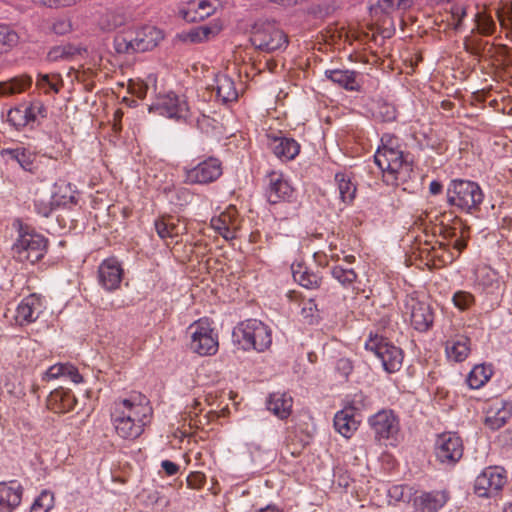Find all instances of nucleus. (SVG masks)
<instances>
[{
    "mask_svg": "<svg viewBox=\"0 0 512 512\" xmlns=\"http://www.w3.org/2000/svg\"><path fill=\"white\" fill-rule=\"evenodd\" d=\"M447 203L466 213H474L480 209L484 193L477 182L465 179L450 181L447 191Z\"/></svg>",
    "mask_w": 512,
    "mask_h": 512,
    "instance_id": "obj_2",
    "label": "nucleus"
},
{
    "mask_svg": "<svg viewBox=\"0 0 512 512\" xmlns=\"http://www.w3.org/2000/svg\"><path fill=\"white\" fill-rule=\"evenodd\" d=\"M67 203L76 204L77 203L76 197L74 195H70L68 197V200H67L66 197L63 196L62 200L54 199L53 201H47V202L42 201V200H35L34 201V206H35L36 212L39 215L47 218L53 212L54 204H56V205H60V204L66 205Z\"/></svg>",
    "mask_w": 512,
    "mask_h": 512,
    "instance_id": "obj_42",
    "label": "nucleus"
},
{
    "mask_svg": "<svg viewBox=\"0 0 512 512\" xmlns=\"http://www.w3.org/2000/svg\"><path fill=\"white\" fill-rule=\"evenodd\" d=\"M372 113L374 118L381 122H392L397 117L396 108L385 101L376 102L372 108Z\"/></svg>",
    "mask_w": 512,
    "mask_h": 512,
    "instance_id": "obj_43",
    "label": "nucleus"
},
{
    "mask_svg": "<svg viewBox=\"0 0 512 512\" xmlns=\"http://www.w3.org/2000/svg\"><path fill=\"white\" fill-rule=\"evenodd\" d=\"M127 15L123 8L107 9L99 19V26L103 31H113L127 22Z\"/></svg>",
    "mask_w": 512,
    "mask_h": 512,
    "instance_id": "obj_32",
    "label": "nucleus"
},
{
    "mask_svg": "<svg viewBox=\"0 0 512 512\" xmlns=\"http://www.w3.org/2000/svg\"><path fill=\"white\" fill-rule=\"evenodd\" d=\"M170 194V202L179 206H183L184 204H186L190 196L189 191L185 188L175 189L171 191Z\"/></svg>",
    "mask_w": 512,
    "mask_h": 512,
    "instance_id": "obj_52",
    "label": "nucleus"
},
{
    "mask_svg": "<svg viewBox=\"0 0 512 512\" xmlns=\"http://www.w3.org/2000/svg\"><path fill=\"white\" fill-rule=\"evenodd\" d=\"M48 240L28 226H20L19 237L12 246L13 257L19 262L36 263L47 251Z\"/></svg>",
    "mask_w": 512,
    "mask_h": 512,
    "instance_id": "obj_4",
    "label": "nucleus"
},
{
    "mask_svg": "<svg viewBox=\"0 0 512 512\" xmlns=\"http://www.w3.org/2000/svg\"><path fill=\"white\" fill-rule=\"evenodd\" d=\"M217 30L209 26H198L190 29L188 32H183L179 35L180 39L189 43H201L209 40L211 36L217 34Z\"/></svg>",
    "mask_w": 512,
    "mask_h": 512,
    "instance_id": "obj_36",
    "label": "nucleus"
},
{
    "mask_svg": "<svg viewBox=\"0 0 512 512\" xmlns=\"http://www.w3.org/2000/svg\"><path fill=\"white\" fill-rule=\"evenodd\" d=\"M414 176L412 160L406 159L399 167L383 173V181L387 185L401 186L406 185Z\"/></svg>",
    "mask_w": 512,
    "mask_h": 512,
    "instance_id": "obj_27",
    "label": "nucleus"
},
{
    "mask_svg": "<svg viewBox=\"0 0 512 512\" xmlns=\"http://www.w3.org/2000/svg\"><path fill=\"white\" fill-rule=\"evenodd\" d=\"M7 121L16 129L34 122V114L29 112L28 105H20L8 111Z\"/></svg>",
    "mask_w": 512,
    "mask_h": 512,
    "instance_id": "obj_34",
    "label": "nucleus"
},
{
    "mask_svg": "<svg viewBox=\"0 0 512 512\" xmlns=\"http://www.w3.org/2000/svg\"><path fill=\"white\" fill-rule=\"evenodd\" d=\"M484 425L495 431L503 427L512 416V404L496 398L486 404Z\"/></svg>",
    "mask_w": 512,
    "mask_h": 512,
    "instance_id": "obj_15",
    "label": "nucleus"
},
{
    "mask_svg": "<svg viewBox=\"0 0 512 512\" xmlns=\"http://www.w3.org/2000/svg\"><path fill=\"white\" fill-rule=\"evenodd\" d=\"M395 2L396 0H380L378 5L382 12L388 14L390 11L396 8Z\"/></svg>",
    "mask_w": 512,
    "mask_h": 512,
    "instance_id": "obj_64",
    "label": "nucleus"
},
{
    "mask_svg": "<svg viewBox=\"0 0 512 512\" xmlns=\"http://www.w3.org/2000/svg\"><path fill=\"white\" fill-rule=\"evenodd\" d=\"M353 368V363L348 358H340L336 363L337 372L345 379L352 373Z\"/></svg>",
    "mask_w": 512,
    "mask_h": 512,
    "instance_id": "obj_54",
    "label": "nucleus"
},
{
    "mask_svg": "<svg viewBox=\"0 0 512 512\" xmlns=\"http://www.w3.org/2000/svg\"><path fill=\"white\" fill-rule=\"evenodd\" d=\"M389 148L399 149L398 147V138L394 135L384 134L381 138V145L378 147L377 151L388 150Z\"/></svg>",
    "mask_w": 512,
    "mask_h": 512,
    "instance_id": "obj_56",
    "label": "nucleus"
},
{
    "mask_svg": "<svg viewBox=\"0 0 512 512\" xmlns=\"http://www.w3.org/2000/svg\"><path fill=\"white\" fill-rule=\"evenodd\" d=\"M327 79L348 91H360V74L352 70L330 69L325 71Z\"/></svg>",
    "mask_w": 512,
    "mask_h": 512,
    "instance_id": "obj_25",
    "label": "nucleus"
},
{
    "mask_svg": "<svg viewBox=\"0 0 512 512\" xmlns=\"http://www.w3.org/2000/svg\"><path fill=\"white\" fill-rule=\"evenodd\" d=\"M164 38L163 32L154 26H143L137 31L117 34L114 49L120 54L146 52L155 48Z\"/></svg>",
    "mask_w": 512,
    "mask_h": 512,
    "instance_id": "obj_1",
    "label": "nucleus"
},
{
    "mask_svg": "<svg viewBox=\"0 0 512 512\" xmlns=\"http://www.w3.org/2000/svg\"><path fill=\"white\" fill-rule=\"evenodd\" d=\"M190 348L199 355H213L218 350V341L213 329L206 322L199 321L189 327Z\"/></svg>",
    "mask_w": 512,
    "mask_h": 512,
    "instance_id": "obj_9",
    "label": "nucleus"
},
{
    "mask_svg": "<svg viewBox=\"0 0 512 512\" xmlns=\"http://www.w3.org/2000/svg\"><path fill=\"white\" fill-rule=\"evenodd\" d=\"M447 500L445 491L423 492L414 498V507L417 512H437Z\"/></svg>",
    "mask_w": 512,
    "mask_h": 512,
    "instance_id": "obj_24",
    "label": "nucleus"
},
{
    "mask_svg": "<svg viewBox=\"0 0 512 512\" xmlns=\"http://www.w3.org/2000/svg\"><path fill=\"white\" fill-rule=\"evenodd\" d=\"M405 490H410L408 487L405 486H393L390 489V495L391 497L395 498L398 501H405L406 497L404 495Z\"/></svg>",
    "mask_w": 512,
    "mask_h": 512,
    "instance_id": "obj_61",
    "label": "nucleus"
},
{
    "mask_svg": "<svg viewBox=\"0 0 512 512\" xmlns=\"http://www.w3.org/2000/svg\"><path fill=\"white\" fill-rule=\"evenodd\" d=\"M112 421L116 433L123 439H136L144 431L143 424L133 422L129 416H125L124 412L120 411V408L114 409Z\"/></svg>",
    "mask_w": 512,
    "mask_h": 512,
    "instance_id": "obj_20",
    "label": "nucleus"
},
{
    "mask_svg": "<svg viewBox=\"0 0 512 512\" xmlns=\"http://www.w3.org/2000/svg\"><path fill=\"white\" fill-rule=\"evenodd\" d=\"M42 3L51 8L66 7L76 3L77 0H41Z\"/></svg>",
    "mask_w": 512,
    "mask_h": 512,
    "instance_id": "obj_60",
    "label": "nucleus"
},
{
    "mask_svg": "<svg viewBox=\"0 0 512 512\" xmlns=\"http://www.w3.org/2000/svg\"><path fill=\"white\" fill-rule=\"evenodd\" d=\"M36 86L42 89L45 93H49L53 91L54 93H58L63 86V81L61 76L58 74L48 75V74H39Z\"/></svg>",
    "mask_w": 512,
    "mask_h": 512,
    "instance_id": "obj_44",
    "label": "nucleus"
},
{
    "mask_svg": "<svg viewBox=\"0 0 512 512\" xmlns=\"http://www.w3.org/2000/svg\"><path fill=\"white\" fill-rule=\"evenodd\" d=\"M452 16L457 20L455 28H458L461 24L462 19L466 16V9L461 6H455L452 9Z\"/></svg>",
    "mask_w": 512,
    "mask_h": 512,
    "instance_id": "obj_63",
    "label": "nucleus"
},
{
    "mask_svg": "<svg viewBox=\"0 0 512 512\" xmlns=\"http://www.w3.org/2000/svg\"><path fill=\"white\" fill-rule=\"evenodd\" d=\"M475 287L486 294H498L504 290V282L498 272L490 266H479L475 269Z\"/></svg>",
    "mask_w": 512,
    "mask_h": 512,
    "instance_id": "obj_17",
    "label": "nucleus"
},
{
    "mask_svg": "<svg viewBox=\"0 0 512 512\" xmlns=\"http://www.w3.org/2000/svg\"><path fill=\"white\" fill-rule=\"evenodd\" d=\"M267 145L274 155L279 158H286V148L288 147V138L285 131L276 130L272 127L266 133Z\"/></svg>",
    "mask_w": 512,
    "mask_h": 512,
    "instance_id": "obj_33",
    "label": "nucleus"
},
{
    "mask_svg": "<svg viewBox=\"0 0 512 512\" xmlns=\"http://www.w3.org/2000/svg\"><path fill=\"white\" fill-rule=\"evenodd\" d=\"M214 89L216 90L217 98L223 103L236 101L238 98L234 81L225 74L216 76Z\"/></svg>",
    "mask_w": 512,
    "mask_h": 512,
    "instance_id": "obj_29",
    "label": "nucleus"
},
{
    "mask_svg": "<svg viewBox=\"0 0 512 512\" xmlns=\"http://www.w3.org/2000/svg\"><path fill=\"white\" fill-rule=\"evenodd\" d=\"M198 7L196 5L195 1H191L187 4L186 7H183L179 10L180 16L186 21V22H197L201 21L202 18H200V14Z\"/></svg>",
    "mask_w": 512,
    "mask_h": 512,
    "instance_id": "obj_50",
    "label": "nucleus"
},
{
    "mask_svg": "<svg viewBox=\"0 0 512 512\" xmlns=\"http://www.w3.org/2000/svg\"><path fill=\"white\" fill-rule=\"evenodd\" d=\"M405 308L406 314H410V322L415 330L426 332L432 327L434 314L428 303L410 298L406 301Z\"/></svg>",
    "mask_w": 512,
    "mask_h": 512,
    "instance_id": "obj_12",
    "label": "nucleus"
},
{
    "mask_svg": "<svg viewBox=\"0 0 512 512\" xmlns=\"http://www.w3.org/2000/svg\"><path fill=\"white\" fill-rule=\"evenodd\" d=\"M63 377L70 379L72 382L76 384L82 382L83 380L78 369L75 366L68 363L65 364Z\"/></svg>",
    "mask_w": 512,
    "mask_h": 512,
    "instance_id": "obj_57",
    "label": "nucleus"
},
{
    "mask_svg": "<svg viewBox=\"0 0 512 512\" xmlns=\"http://www.w3.org/2000/svg\"><path fill=\"white\" fill-rule=\"evenodd\" d=\"M233 341L243 350L262 352L272 343L271 330L257 319H248L239 323L232 332Z\"/></svg>",
    "mask_w": 512,
    "mask_h": 512,
    "instance_id": "obj_3",
    "label": "nucleus"
},
{
    "mask_svg": "<svg viewBox=\"0 0 512 512\" xmlns=\"http://www.w3.org/2000/svg\"><path fill=\"white\" fill-rule=\"evenodd\" d=\"M350 410L342 409L335 414L334 427L345 438H350L357 430L360 420Z\"/></svg>",
    "mask_w": 512,
    "mask_h": 512,
    "instance_id": "obj_28",
    "label": "nucleus"
},
{
    "mask_svg": "<svg viewBox=\"0 0 512 512\" xmlns=\"http://www.w3.org/2000/svg\"><path fill=\"white\" fill-rule=\"evenodd\" d=\"M375 438L390 439L399 431V420L392 410L383 409L369 418Z\"/></svg>",
    "mask_w": 512,
    "mask_h": 512,
    "instance_id": "obj_14",
    "label": "nucleus"
},
{
    "mask_svg": "<svg viewBox=\"0 0 512 512\" xmlns=\"http://www.w3.org/2000/svg\"><path fill=\"white\" fill-rule=\"evenodd\" d=\"M150 112H158L159 115L180 120L188 115V106L185 100L174 93L160 97L157 102L149 107Z\"/></svg>",
    "mask_w": 512,
    "mask_h": 512,
    "instance_id": "obj_13",
    "label": "nucleus"
},
{
    "mask_svg": "<svg viewBox=\"0 0 512 512\" xmlns=\"http://www.w3.org/2000/svg\"><path fill=\"white\" fill-rule=\"evenodd\" d=\"M155 229L161 239L174 238L187 231L186 224L177 216L163 215L155 220Z\"/></svg>",
    "mask_w": 512,
    "mask_h": 512,
    "instance_id": "obj_22",
    "label": "nucleus"
},
{
    "mask_svg": "<svg viewBox=\"0 0 512 512\" xmlns=\"http://www.w3.org/2000/svg\"><path fill=\"white\" fill-rule=\"evenodd\" d=\"M196 5L199 10L198 14H200V18H202V20L212 15L215 11L213 5L207 0L196 2Z\"/></svg>",
    "mask_w": 512,
    "mask_h": 512,
    "instance_id": "obj_58",
    "label": "nucleus"
},
{
    "mask_svg": "<svg viewBox=\"0 0 512 512\" xmlns=\"http://www.w3.org/2000/svg\"><path fill=\"white\" fill-rule=\"evenodd\" d=\"M17 33L5 24H0V53L6 52L18 43Z\"/></svg>",
    "mask_w": 512,
    "mask_h": 512,
    "instance_id": "obj_47",
    "label": "nucleus"
},
{
    "mask_svg": "<svg viewBox=\"0 0 512 512\" xmlns=\"http://www.w3.org/2000/svg\"><path fill=\"white\" fill-rule=\"evenodd\" d=\"M23 487L16 481L0 482V512H12L21 503Z\"/></svg>",
    "mask_w": 512,
    "mask_h": 512,
    "instance_id": "obj_19",
    "label": "nucleus"
},
{
    "mask_svg": "<svg viewBox=\"0 0 512 512\" xmlns=\"http://www.w3.org/2000/svg\"><path fill=\"white\" fill-rule=\"evenodd\" d=\"M115 408H120L125 416H129L136 424H143V427L149 422L152 413L147 398L140 393H134L129 398L116 402Z\"/></svg>",
    "mask_w": 512,
    "mask_h": 512,
    "instance_id": "obj_11",
    "label": "nucleus"
},
{
    "mask_svg": "<svg viewBox=\"0 0 512 512\" xmlns=\"http://www.w3.org/2000/svg\"><path fill=\"white\" fill-rule=\"evenodd\" d=\"M82 51H86L81 47H77L71 44L63 46H55L48 52V59L50 61H58L60 59H70L75 55L81 54Z\"/></svg>",
    "mask_w": 512,
    "mask_h": 512,
    "instance_id": "obj_45",
    "label": "nucleus"
},
{
    "mask_svg": "<svg viewBox=\"0 0 512 512\" xmlns=\"http://www.w3.org/2000/svg\"><path fill=\"white\" fill-rule=\"evenodd\" d=\"M222 165L218 158L209 157L194 167L184 168V182L187 184H209L222 175Z\"/></svg>",
    "mask_w": 512,
    "mask_h": 512,
    "instance_id": "obj_7",
    "label": "nucleus"
},
{
    "mask_svg": "<svg viewBox=\"0 0 512 512\" xmlns=\"http://www.w3.org/2000/svg\"><path fill=\"white\" fill-rule=\"evenodd\" d=\"M122 276L123 269L116 259H106L99 266V283L108 291H113L119 287Z\"/></svg>",
    "mask_w": 512,
    "mask_h": 512,
    "instance_id": "obj_18",
    "label": "nucleus"
},
{
    "mask_svg": "<svg viewBox=\"0 0 512 512\" xmlns=\"http://www.w3.org/2000/svg\"><path fill=\"white\" fill-rule=\"evenodd\" d=\"M1 153L16 161L25 171H32L35 156L25 148L4 149Z\"/></svg>",
    "mask_w": 512,
    "mask_h": 512,
    "instance_id": "obj_35",
    "label": "nucleus"
},
{
    "mask_svg": "<svg viewBox=\"0 0 512 512\" xmlns=\"http://www.w3.org/2000/svg\"><path fill=\"white\" fill-rule=\"evenodd\" d=\"M44 308L42 298L36 294H30L18 304L15 320L20 326L33 323L39 318Z\"/></svg>",
    "mask_w": 512,
    "mask_h": 512,
    "instance_id": "obj_16",
    "label": "nucleus"
},
{
    "mask_svg": "<svg viewBox=\"0 0 512 512\" xmlns=\"http://www.w3.org/2000/svg\"><path fill=\"white\" fill-rule=\"evenodd\" d=\"M252 45L264 52H273L288 42L287 36L281 31L275 21H257L251 30Z\"/></svg>",
    "mask_w": 512,
    "mask_h": 512,
    "instance_id": "obj_6",
    "label": "nucleus"
},
{
    "mask_svg": "<svg viewBox=\"0 0 512 512\" xmlns=\"http://www.w3.org/2000/svg\"><path fill=\"white\" fill-rule=\"evenodd\" d=\"M409 158V154H405L400 149H392L384 151H376L374 155V162L380 168L383 173L393 170L395 167H399V164L403 163Z\"/></svg>",
    "mask_w": 512,
    "mask_h": 512,
    "instance_id": "obj_26",
    "label": "nucleus"
},
{
    "mask_svg": "<svg viewBox=\"0 0 512 512\" xmlns=\"http://www.w3.org/2000/svg\"><path fill=\"white\" fill-rule=\"evenodd\" d=\"M452 301L454 305L460 310H467L475 303L473 294L467 291H457L454 293Z\"/></svg>",
    "mask_w": 512,
    "mask_h": 512,
    "instance_id": "obj_49",
    "label": "nucleus"
},
{
    "mask_svg": "<svg viewBox=\"0 0 512 512\" xmlns=\"http://www.w3.org/2000/svg\"><path fill=\"white\" fill-rule=\"evenodd\" d=\"M506 476L499 467L485 468L474 483V491L479 497H491L505 485Z\"/></svg>",
    "mask_w": 512,
    "mask_h": 512,
    "instance_id": "obj_10",
    "label": "nucleus"
},
{
    "mask_svg": "<svg viewBox=\"0 0 512 512\" xmlns=\"http://www.w3.org/2000/svg\"><path fill=\"white\" fill-rule=\"evenodd\" d=\"M370 405L369 397L362 391H358L348 396L344 409L350 410V412L358 416L362 411L368 409Z\"/></svg>",
    "mask_w": 512,
    "mask_h": 512,
    "instance_id": "obj_41",
    "label": "nucleus"
},
{
    "mask_svg": "<svg viewBox=\"0 0 512 512\" xmlns=\"http://www.w3.org/2000/svg\"><path fill=\"white\" fill-rule=\"evenodd\" d=\"M267 409L279 419L288 418V408L286 407L285 393H272L267 399Z\"/></svg>",
    "mask_w": 512,
    "mask_h": 512,
    "instance_id": "obj_39",
    "label": "nucleus"
},
{
    "mask_svg": "<svg viewBox=\"0 0 512 512\" xmlns=\"http://www.w3.org/2000/svg\"><path fill=\"white\" fill-rule=\"evenodd\" d=\"M148 498L151 500L153 508L157 511H163L169 504V500L157 491L149 494Z\"/></svg>",
    "mask_w": 512,
    "mask_h": 512,
    "instance_id": "obj_55",
    "label": "nucleus"
},
{
    "mask_svg": "<svg viewBox=\"0 0 512 512\" xmlns=\"http://www.w3.org/2000/svg\"><path fill=\"white\" fill-rule=\"evenodd\" d=\"M72 30L71 21L67 18L55 19L51 25V31L56 35H65Z\"/></svg>",
    "mask_w": 512,
    "mask_h": 512,
    "instance_id": "obj_51",
    "label": "nucleus"
},
{
    "mask_svg": "<svg viewBox=\"0 0 512 512\" xmlns=\"http://www.w3.org/2000/svg\"><path fill=\"white\" fill-rule=\"evenodd\" d=\"M335 181L338 185L340 198L344 203H351L356 195V185L351 182L350 177L345 173H336Z\"/></svg>",
    "mask_w": 512,
    "mask_h": 512,
    "instance_id": "obj_37",
    "label": "nucleus"
},
{
    "mask_svg": "<svg viewBox=\"0 0 512 512\" xmlns=\"http://www.w3.org/2000/svg\"><path fill=\"white\" fill-rule=\"evenodd\" d=\"M266 197L270 204H277L285 200L288 194V181L282 172L271 171L268 175Z\"/></svg>",
    "mask_w": 512,
    "mask_h": 512,
    "instance_id": "obj_23",
    "label": "nucleus"
},
{
    "mask_svg": "<svg viewBox=\"0 0 512 512\" xmlns=\"http://www.w3.org/2000/svg\"><path fill=\"white\" fill-rule=\"evenodd\" d=\"M77 403V399L69 389L59 387L50 392L47 397V407L55 413L71 411Z\"/></svg>",
    "mask_w": 512,
    "mask_h": 512,
    "instance_id": "obj_21",
    "label": "nucleus"
},
{
    "mask_svg": "<svg viewBox=\"0 0 512 512\" xmlns=\"http://www.w3.org/2000/svg\"><path fill=\"white\" fill-rule=\"evenodd\" d=\"M434 452L441 464L453 466L463 456L462 440L455 433H443L436 439Z\"/></svg>",
    "mask_w": 512,
    "mask_h": 512,
    "instance_id": "obj_8",
    "label": "nucleus"
},
{
    "mask_svg": "<svg viewBox=\"0 0 512 512\" xmlns=\"http://www.w3.org/2000/svg\"><path fill=\"white\" fill-rule=\"evenodd\" d=\"M54 506V494L43 490L34 500L30 512H49Z\"/></svg>",
    "mask_w": 512,
    "mask_h": 512,
    "instance_id": "obj_48",
    "label": "nucleus"
},
{
    "mask_svg": "<svg viewBox=\"0 0 512 512\" xmlns=\"http://www.w3.org/2000/svg\"><path fill=\"white\" fill-rule=\"evenodd\" d=\"M492 371L484 365H476L467 376L466 382L472 389L481 388L491 377Z\"/></svg>",
    "mask_w": 512,
    "mask_h": 512,
    "instance_id": "obj_38",
    "label": "nucleus"
},
{
    "mask_svg": "<svg viewBox=\"0 0 512 512\" xmlns=\"http://www.w3.org/2000/svg\"><path fill=\"white\" fill-rule=\"evenodd\" d=\"M65 364H55L51 366L42 376L43 381H49L51 379H57L59 377H63Z\"/></svg>",
    "mask_w": 512,
    "mask_h": 512,
    "instance_id": "obj_53",
    "label": "nucleus"
},
{
    "mask_svg": "<svg viewBox=\"0 0 512 512\" xmlns=\"http://www.w3.org/2000/svg\"><path fill=\"white\" fill-rule=\"evenodd\" d=\"M29 112L34 114V122L36 121L37 116H41L42 118L46 117V107L41 102H35L28 105Z\"/></svg>",
    "mask_w": 512,
    "mask_h": 512,
    "instance_id": "obj_59",
    "label": "nucleus"
},
{
    "mask_svg": "<svg viewBox=\"0 0 512 512\" xmlns=\"http://www.w3.org/2000/svg\"><path fill=\"white\" fill-rule=\"evenodd\" d=\"M331 275L344 287H350L357 279L354 269L344 267L341 264L331 268Z\"/></svg>",
    "mask_w": 512,
    "mask_h": 512,
    "instance_id": "obj_46",
    "label": "nucleus"
},
{
    "mask_svg": "<svg viewBox=\"0 0 512 512\" xmlns=\"http://www.w3.org/2000/svg\"><path fill=\"white\" fill-rule=\"evenodd\" d=\"M161 467L163 468V470L165 471V473L168 476L175 475L178 472V470H179V466L177 464H175L174 462L169 461V460L162 461Z\"/></svg>",
    "mask_w": 512,
    "mask_h": 512,
    "instance_id": "obj_62",
    "label": "nucleus"
},
{
    "mask_svg": "<svg viewBox=\"0 0 512 512\" xmlns=\"http://www.w3.org/2000/svg\"><path fill=\"white\" fill-rule=\"evenodd\" d=\"M365 348L380 359L384 370L394 373L400 370L403 362V351L383 336L370 335L365 343Z\"/></svg>",
    "mask_w": 512,
    "mask_h": 512,
    "instance_id": "obj_5",
    "label": "nucleus"
},
{
    "mask_svg": "<svg viewBox=\"0 0 512 512\" xmlns=\"http://www.w3.org/2000/svg\"><path fill=\"white\" fill-rule=\"evenodd\" d=\"M470 353V339L460 336L456 339L449 340L446 343V354L449 359L455 362L464 361Z\"/></svg>",
    "mask_w": 512,
    "mask_h": 512,
    "instance_id": "obj_31",
    "label": "nucleus"
},
{
    "mask_svg": "<svg viewBox=\"0 0 512 512\" xmlns=\"http://www.w3.org/2000/svg\"><path fill=\"white\" fill-rule=\"evenodd\" d=\"M290 272L292 273L294 282L303 288L317 289L320 285V278L310 272L307 267H304L302 264L290 265Z\"/></svg>",
    "mask_w": 512,
    "mask_h": 512,
    "instance_id": "obj_30",
    "label": "nucleus"
},
{
    "mask_svg": "<svg viewBox=\"0 0 512 512\" xmlns=\"http://www.w3.org/2000/svg\"><path fill=\"white\" fill-rule=\"evenodd\" d=\"M32 84V78L27 75L12 78L9 81L0 84V91L2 94L11 95L20 93Z\"/></svg>",
    "mask_w": 512,
    "mask_h": 512,
    "instance_id": "obj_40",
    "label": "nucleus"
}]
</instances>
